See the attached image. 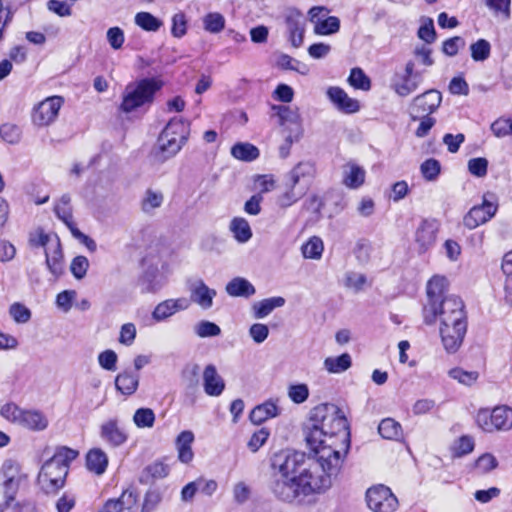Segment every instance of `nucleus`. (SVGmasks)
<instances>
[{"label":"nucleus","mask_w":512,"mask_h":512,"mask_svg":"<svg viewBox=\"0 0 512 512\" xmlns=\"http://www.w3.org/2000/svg\"><path fill=\"white\" fill-rule=\"evenodd\" d=\"M314 456L293 450H280L270 458L268 487L284 502L328 490L339 475L346 456L331 449H311Z\"/></svg>","instance_id":"1"},{"label":"nucleus","mask_w":512,"mask_h":512,"mask_svg":"<svg viewBox=\"0 0 512 512\" xmlns=\"http://www.w3.org/2000/svg\"><path fill=\"white\" fill-rule=\"evenodd\" d=\"M305 440L310 449H331L346 456L350 448V431L343 411L331 403L316 406L305 427Z\"/></svg>","instance_id":"2"},{"label":"nucleus","mask_w":512,"mask_h":512,"mask_svg":"<svg viewBox=\"0 0 512 512\" xmlns=\"http://www.w3.org/2000/svg\"><path fill=\"white\" fill-rule=\"evenodd\" d=\"M438 316L443 346L448 353H455L467 331V316L462 299L455 295L445 296L438 303Z\"/></svg>","instance_id":"3"},{"label":"nucleus","mask_w":512,"mask_h":512,"mask_svg":"<svg viewBox=\"0 0 512 512\" xmlns=\"http://www.w3.org/2000/svg\"><path fill=\"white\" fill-rule=\"evenodd\" d=\"M78 456L79 452L75 449L66 446L56 448L38 474V483L46 494H56L64 487L70 464Z\"/></svg>","instance_id":"4"},{"label":"nucleus","mask_w":512,"mask_h":512,"mask_svg":"<svg viewBox=\"0 0 512 512\" xmlns=\"http://www.w3.org/2000/svg\"><path fill=\"white\" fill-rule=\"evenodd\" d=\"M163 87V81L156 77L143 78L126 85L122 93L120 111L131 113L140 108L150 107L155 95Z\"/></svg>","instance_id":"5"},{"label":"nucleus","mask_w":512,"mask_h":512,"mask_svg":"<svg viewBox=\"0 0 512 512\" xmlns=\"http://www.w3.org/2000/svg\"><path fill=\"white\" fill-rule=\"evenodd\" d=\"M24 476L19 465L13 460H6L0 469V512H4L15 500Z\"/></svg>","instance_id":"6"},{"label":"nucleus","mask_w":512,"mask_h":512,"mask_svg":"<svg viewBox=\"0 0 512 512\" xmlns=\"http://www.w3.org/2000/svg\"><path fill=\"white\" fill-rule=\"evenodd\" d=\"M179 133L177 130H162L157 139L155 148L149 155L152 165H160L167 159L176 155L188 137V133Z\"/></svg>","instance_id":"7"},{"label":"nucleus","mask_w":512,"mask_h":512,"mask_svg":"<svg viewBox=\"0 0 512 512\" xmlns=\"http://www.w3.org/2000/svg\"><path fill=\"white\" fill-rule=\"evenodd\" d=\"M442 95L437 90H429L417 96L410 107L412 120L418 121V128H432L436 121L431 114L438 109Z\"/></svg>","instance_id":"8"},{"label":"nucleus","mask_w":512,"mask_h":512,"mask_svg":"<svg viewBox=\"0 0 512 512\" xmlns=\"http://www.w3.org/2000/svg\"><path fill=\"white\" fill-rule=\"evenodd\" d=\"M476 422L486 432L509 430L512 428V409L507 406L495 407L492 411L480 410Z\"/></svg>","instance_id":"9"},{"label":"nucleus","mask_w":512,"mask_h":512,"mask_svg":"<svg viewBox=\"0 0 512 512\" xmlns=\"http://www.w3.org/2000/svg\"><path fill=\"white\" fill-rule=\"evenodd\" d=\"M447 288V279L443 276H434L427 283L428 303L423 308V317L426 324H433L437 319L438 303L444 298Z\"/></svg>","instance_id":"10"},{"label":"nucleus","mask_w":512,"mask_h":512,"mask_svg":"<svg viewBox=\"0 0 512 512\" xmlns=\"http://www.w3.org/2000/svg\"><path fill=\"white\" fill-rule=\"evenodd\" d=\"M366 501L373 512H394L398 507L396 496L384 485L369 488L366 492Z\"/></svg>","instance_id":"11"},{"label":"nucleus","mask_w":512,"mask_h":512,"mask_svg":"<svg viewBox=\"0 0 512 512\" xmlns=\"http://www.w3.org/2000/svg\"><path fill=\"white\" fill-rule=\"evenodd\" d=\"M64 103L61 96L47 97L33 108L32 121L39 127L50 126L58 117Z\"/></svg>","instance_id":"12"},{"label":"nucleus","mask_w":512,"mask_h":512,"mask_svg":"<svg viewBox=\"0 0 512 512\" xmlns=\"http://www.w3.org/2000/svg\"><path fill=\"white\" fill-rule=\"evenodd\" d=\"M498 206L494 202L483 199L481 205L472 207L463 218V224L466 228L472 230L479 225L488 222L497 212Z\"/></svg>","instance_id":"13"},{"label":"nucleus","mask_w":512,"mask_h":512,"mask_svg":"<svg viewBox=\"0 0 512 512\" xmlns=\"http://www.w3.org/2000/svg\"><path fill=\"white\" fill-rule=\"evenodd\" d=\"M316 173V166L313 162L301 161L287 173L286 181L308 191Z\"/></svg>","instance_id":"14"},{"label":"nucleus","mask_w":512,"mask_h":512,"mask_svg":"<svg viewBox=\"0 0 512 512\" xmlns=\"http://www.w3.org/2000/svg\"><path fill=\"white\" fill-rule=\"evenodd\" d=\"M417 78L418 76L414 74V63L409 61L403 72L395 73L392 87L399 96H408L418 88Z\"/></svg>","instance_id":"15"},{"label":"nucleus","mask_w":512,"mask_h":512,"mask_svg":"<svg viewBox=\"0 0 512 512\" xmlns=\"http://www.w3.org/2000/svg\"><path fill=\"white\" fill-rule=\"evenodd\" d=\"M439 223L435 219H424L415 231V242L418 251L424 253L429 250L436 242Z\"/></svg>","instance_id":"16"},{"label":"nucleus","mask_w":512,"mask_h":512,"mask_svg":"<svg viewBox=\"0 0 512 512\" xmlns=\"http://www.w3.org/2000/svg\"><path fill=\"white\" fill-rule=\"evenodd\" d=\"M189 307L190 300L185 297L166 299L156 305L152 311V318L156 322H162Z\"/></svg>","instance_id":"17"},{"label":"nucleus","mask_w":512,"mask_h":512,"mask_svg":"<svg viewBox=\"0 0 512 512\" xmlns=\"http://www.w3.org/2000/svg\"><path fill=\"white\" fill-rule=\"evenodd\" d=\"M100 437L108 445L119 447L127 441L128 434L118 419L111 418L101 424Z\"/></svg>","instance_id":"18"},{"label":"nucleus","mask_w":512,"mask_h":512,"mask_svg":"<svg viewBox=\"0 0 512 512\" xmlns=\"http://www.w3.org/2000/svg\"><path fill=\"white\" fill-rule=\"evenodd\" d=\"M190 302L196 303L202 309H209L213 305V299L217 292L209 288L202 279L195 280L189 284Z\"/></svg>","instance_id":"19"},{"label":"nucleus","mask_w":512,"mask_h":512,"mask_svg":"<svg viewBox=\"0 0 512 512\" xmlns=\"http://www.w3.org/2000/svg\"><path fill=\"white\" fill-rule=\"evenodd\" d=\"M326 95L333 105L344 113H355L360 109L359 101L351 98L344 89L338 86L329 87Z\"/></svg>","instance_id":"20"},{"label":"nucleus","mask_w":512,"mask_h":512,"mask_svg":"<svg viewBox=\"0 0 512 512\" xmlns=\"http://www.w3.org/2000/svg\"><path fill=\"white\" fill-rule=\"evenodd\" d=\"M44 253L45 263L51 274L54 276L61 275L63 272V252L57 235H54L51 245L46 248Z\"/></svg>","instance_id":"21"},{"label":"nucleus","mask_w":512,"mask_h":512,"mask_svg":"<svg viewBox=\"0 0 512 512\" xmlns=\"http://www.w3.org/2000/svg\"><path fill=\"white\" fill-rule=\"evenodd\" d=\"M203 388L207 395L217 397L225 389V382L214 365L209 364L203 371Z\"/></svg>","instance_id":"22"},{"label":"nucleus","mask_w":512,"mask_h":512,"mask_svg":"<svg viewBox=\"0 0 512 512\" xmlns=\"http://www.w3.org/2000/svg\"><path fill=\"white\" fill-rule=\"evenodd\" d=\"M365 170L355 162H347L342 166V184L349 189H358L365 182Z\"/></svg>","instance_id":"23"},{"label":"nucleus","mask_w":512,"mask_h":512,"mask_svg":"<svg viewBox=\"0 0 512 512\" xmlns=\"http://www.w3.org/2000/svg\"><path fill=\"white\" fill-rule=\"evenodd\" d=\"M289 38L293 47L302 45L305 32V19L299 12H292L286 18Z\"/></svg>","instance_id":"24"},{"label":"nucleus","mask_w":512,"mask_h":512,"mask_svg":"<svg viewBox=\"0 0 512 512\" xmlns=\"http://www.w3.org/2000/svg\"><path fill=\"white\" fill-rule=\"evenodd\" d=\"M194 434L190 430L182 431L176 438L175 445L178 452V459L182 463H190L193 460L194 453L192 451V443Z\"/></svg>","instance_id":"25"},{"label":"nucleus","mask_w":512,"mask_h":512,"mask_svg":"<svg viewBox=\"0 0 512 512\" xmlns=\"http://www.w3.org/2000/svg\"><path fill=\"white\" fill-rule=\"evenodd\" d=\"M279 415V407L273 400L265 401L257 405L250 412V420L252 423L260 425L268 419L274 418Z\"/></svg>","instance_id":"26"},{"label":"nucleus","mask_w":512,"mask_h":512,"mask_svg":"<svg viewBox=\"0 0 512 512\" xmlns=\"http://www.w3.org/2000/svg\"><path fill=\"white\" fill-rule=\"evenodd\" d=\"M19 425L33 431H42L47 428L48 419L38 410H23Z\"/></svg>","instance_id":"27"},{"label":"nucleus","mask_w":512,"mask_h":512,"mask_svg":"<svg viewBox=\"0 0 512 512\" xmlns=\"http://www.w3.org/2000/svg\"><path fill=\"white\" fill-rule=\"evenodd\" d=\"M139 385V375L132 371H123L115 378V387L123 395L134 394Z\"/></svg>","instance_id":"28"},{"label":"nucleus","mask_w":512,"mask_h":512,"mask_svg":"<svg viewBox=\"0 0 512 512\" xmlns=\"http://www.w3.org/2000/svg\"><path fill=\"white\" fill-rule=\"evenodd\" d=\"M136 497L132 492H123L116 500H108L99 512H132Z\"/></svg>","instance_id":"29"},{"label":"nucleus","mask_w":512,"mask_h":512,"mask_svg":"<svg viewBox=\"0 0 512 512\" xmlns=\"http://www.w3.org/2000/svg\"><path fill=\"white\" fill-rule=\"evenodd\" d=\"M108 466L107 454L100 448L89 450L86 455V467L96 475H102Z\"/></svg>","instance_id":"30"},{"label":"nucleus","mask_w":512,"mask_h":512,"mask_svg":"<svg viewBox=\"0 0 512 512\" xmlns=\"http://www.w3.org/2000/svg\"><path fill=\"white\" fill-rule=\"evenodd\" d=\"M285 299L281 296L266 298L255 302L252 306L254 318L263 319L268 316L274 309L283 307Z\"/></svg>","instance_id":"31"},{"label":"nucleus","mask_w":512,"mask_h":512,"mask_svg":"<svg viewBox=\"0 0 512 512\" xmlns=\"http://www.w3.org/2000/svg\"><path fill=\"white\" fill-rule=\"evenodd\" d=\"M169 473V467L161 461H155L146 466L141 475L140 482L150 484L156 480L165 478Z\"/></svg>","instance_id":"32"},{"label":"nucleus","mask_w":512,"mask_h":512,"mask_svg":"<svg viewBox=\"0 0 512 512\" xmlns=\"http://www.w3.org/2000/svg\"><path fill=\"white\" fill-rule=\"evenodd\" d=\"M226 292L232 297L248 298L254 295L256 290L248 280L241 277H236L228 282L226 285Z\"/></svg>","instance_id":"33"},{"label":"nucleus","mask_w":512,"mask_h":512,"mask_svg":"<svg viewBox=\"0 0 512 512\" xmlns=\"http://www.w3.org/2000/svg\"><path fill=\"white\" fill-rule=\"evenodd\" d=\"M164 194L159 190L147 189L141 199V210L145 214H153L154 211L162 206Z\"/></svg>","instance_id":"34"},{"label":"nucleus","mask_w":512,"mask_h":512,"mask_svg":"<svg viewBox=\"0 0 512 512\" xmlns=\"http://www.w3.org/2000/svg\"><path fill=\"white\" fill-rule=\"evenodd\" d=\"M229 228L239 243H246L252 238L251 227L248 221L242 217L233 218Z\"/></svg>","instance_id":"35"},{"label":"nucleus","mask_w":512,"mask_h":512,"mask_svg":"<svg viewBox=\"0 0 512 512\" xmlns=\"http://www.w3.org/2000/svg\"><path fill=\"white\" fill-rule=\"evenodd\" d=\"M231 154L238 160L251 162L259 157V150L250 143H237L231 148Z\"/></svg>","instance_id":"36"},{"label":"nucleus","mask_w":512,"mask_h":512,"mask_svg":"<svg viewBox=\"0 0 512 512\" xmlns=\"http://www.w3.org/2000/svg\"><path fill=\"white\" fill-rule=\"evenodd\" d=\"M301 130H281V143L279 144V155L281 158H287L290 154V148L302 138Z\"/></svg>","instance_id":"37"},{"label":"nucleus","mask_w":512,"mask_h":512,"mask_svg":"<svg viewBox=\"0 0 512 512\" xmlns=\"http://www.w3.org/2000/svg\"><path fill=\"white\" fill-rule=\"evenodd\" d=\"M287 190L279 196L278 204L282 208H287L292 206L298 200H300L307 191L304 188H300L298 186H293V184L286 181Z\"/></svg>","instance_id":"38"},{"label":"nucleus","mask_w":512,"mask_h":512,"mask_svg":"<svg viewBox=\"0 0 512 512\" xmlns=\"http://www.w3.org/2000/svg\"><path fill=\"white\" fill-rule=\"evenodd\" d=\"M352 361L348 353L338 357H327L324 360V367L329 373H341L351 367Z\"/></svg>","instance_id":"39"},{"label":"nucleus","mask_w":512,"mask_h":512,"mask_svg":"<svg viewBox=\"0 0 512 512\" xmlns=\"http://www.w3.org/2000/svg\"><path fill=\"white\" fill-rule=\"evenodd\" d=\"M135 24L147 32L158 31L163 22L149 12H138L134 17Z\"/></svg>","instance_id":"40"},{"label":"nucleus","mask_w":512,"mask_h":512,"mask_svg":"<svg viewBox=\"0 0 512 512\" xmlns=\"http://www.w3.org/2000/svg\"><path fill=\"white\" fill-rule=\"evenodd\" d=\"M378 432L385 439L398 440L402 435V427L394 419L386 418L378 425Z\"/></svg>","instance_id":"41"},{"label":"nucleus","mask_w":512,"mask_h":512,"mask_svg":"<svg viewBox=\"0 0 512 512\" xmlns=\"http://www.w3.org/2000/svg\"><path fill=\"white\" fill-rule=\"evenodd\" d=\"M347 81L350 86L358 90L369 91L371 88L370 78L358 67L351 69Z\"/></svg>","instance_id":"42"},{"label":"nucleus","mask_w":512,"mask_h":512,"mask_svg":"<svg viewBox=\"0 0 512 512\" xmlns=\"http://www.w3.org/2000/svg\"><path fill=\"white\" fill-rule=\"evenodd\" d=\"M340 29V20L335 16H327L314 25V33L317 35H331Z\"/></svg>","instance_id":"43"},{"label":"nucleus","mask_w":512,"mask_h":512,"mask_svg":"<svg viewBox=\"0 0 512 512\" xmlns=\"http://www.w3.org/2000/svg\"><path fill=\"white\" fill-rule=\"evenodd\" d=\"M203 26L209 33H220L225 28V18L218 12H210L204 16Z\"/></svg>","instance_id":"44"},{"label":"nucleus","mask_w":512,"mask_h":512,"mask_svg":"<svg viewBox=\"0 0 512 512\" xmlns=\"http://www.w3.org/2000/svg\"><path fill=\"white\" fill-rule=\"evenodd\" d=\"M502 271L506 275V300L512 305V250L507 252L503 257Z\"/></svg>","instance_id":"45"},{"label":"nucleus","mask_w":512,"mask_h":512,"mask_svg":"<svg viewBox=\"0 0 512 512\" xmlns=\"http://www.w3.org/2000/svg\"><path fill=\"white\" fill-rule=\"evenodd\" d=\"M323 249L322 240L319 237H312L302 246V254L308 259H319Z\"/></svg>","instance_id":"46"},{"label":"nucleus","mask_w":512,"mask_h":512,"mask_svg":"<svg viewBox=\"0 0 512 512\" xmlns=\"http://www.w3.org/2000/svg\"><path fill=\"white\" fill-rule=\"evenodd\" d=\"M133 422L138 428H151L155 422V414L150 408H139L134 413Z\"/></svg>","instance_id":"47"},{"label":"nucleus","mask_w":512,"mask_h":512,"mask_svg":"<svg viewBox=\"0 0 512 512\" xmlns=\"http://www.w3.org/2000/svg\"><path fill=\"white\" fill-rule=\"evenodd\" d=\"M420 172L425 180L435 181L441 172L440 162L434 158L427 159L421 164Z\"/></svg>","instance_id":"48"},{"label":"nucleus","mask_w":512,"mask_h":512,"mask_svg":"<svg viewBox=\"0 0 512 512\" xmlns=\"http://www.w3.org/2000/svg\"><path fill=\"white\" fill-rule=\"evenodd\" d=\"M448 374L451 378L457 380L460 384L467 386L474 384L479 377V373L477 371H466L462 368H453L449 370Z\"/></svg>","instance_id":"49"},{"label":"nucleus","mask_w":512,"mask_h":512,"mask_svg":"<svg viewBox=\"0 0 512 512\" xmlns=\"http://www.w3.org/2000/svg\"><path fill=\"white\" fill-rule=\"evenodd\" d=\"M487 8L495 15L505 20L510 17L511 0H483Z\"/></svg>","instance_id":"50"},{"label":"nucleus","mask_w":512,"mask_h":512,"mask_svg":"<svg viewBox=\"0 0 512 512\" xmlns=\"http://www.w3.org/2000/svg\"><path fill=\"white\" fill-rule=\"evenodd\" d=\"M471 57L474 61H484L490 56L491 45L485 39H479L470 46Z\"/></svg>","instance_id":"51"},{"label":"nucleus","mask_w":512,"mask_h":512,"mask_svg":"<svg viewBox=\"0 0 512 512\" xmlns=\"http://www.w3.org/2000/svg\"><path fill=\"white\" fill-rule=\"evenodd\" d=\"M194 331L200 338L215 337L221 333L220 327L208 320L198 322L194 327Z\"/></svg>","instance_id":"52"},{"label":"nucleus","mask_w":512,"mask_h":512,"mask_svg":"<svg viewBox=\"0 0 512 512\" xmlns=\"http://www.w3.org/2000/svg\"><path fill=\"white\" fill-rule=\"evenodd\" d=\"M367 278L362 273L349 271L345 274L344 285L348 289H352L354 292H360L363 290Z\"/></svg>","instance_id":"53"},{"label":"nucleus","mask_w":512,"mask_h":512,"mask_svg":"<svg viewBox=\"0 0 512 512\" xmlns=\"http://www.w3.org/2000/svg\"><path fill=\"white\" fill-rule=\"evenodd\" d=\"M54 236L46 234L43 230L39 229L29 234V245L33 248L43 247L44 251L51 245Z\"/></svg>","instance_id":"54"},{"label":"nucleus","mask_w":512,"mask_h":512,"mask_svg":"<svg viewBox=\"0 0 512 512\" xmlns=\"http://www.w3.org/2000/svg\"><path fill=\"white\" fill-rule=\"evenodd\" d=\"M89 268V261L87 257L79 255L76 256L70 265V270L73 276L80 280L83 279L87 273V270Z\"/></svg>","instance_id":"55"},{"label":"nucleus","mask_w":512,"mask_h":512,"mask_svg":"<svg viewBox=\"0 0 512 512\" xmlns=\"http://www.w3.org/2000/svg\"><path fill=\"white\" fill-rule=\"evenodd\" d=\"M289 398L296 404L305 402L309 396V389L306 384L291 385L288 388Z\"/></svg>","instance_id":"56"},{"label":"nucleus","mask_w":512,"mask_h":512,"mask_svg":"<svg viewBox=\"0 0 512 512\" xmlns=\"http://www.w3.org/2000/svg\"><path fill=\"white\" fill-rule=\"evenodd\" d=\"M118 356L115 351L107 349L98 355L99 365L107 371H115Z\"/></svg>","instance_id":"57"},{"label":"nucleus","mask_w":512,"mask_h":512,"mask_svg":"<svg viewBox=\"0 0 512 512\" xmlns=\"http://www.w3.org/2000/svg\"><path fill=\"white\" fill-rule=\"evenodd\" d=\"M106 38L109 43V45L114 50H119L122 48L124 41H125V35L121 28L119 27H111L107 30Z\"/></svg>","instance_id":"58"},{"label":"nucleus","mask_w":512,"mask_h":512,"mask_svg":"<svg viewBox=\"0 0 512 512\" xmlns=\"http://www.w3.org/2000/svg\"><path fill=\"white\" fill-rule=\"evenodd\" d=\"M488 161L486 158H472L468 161V171L476 177H484L487 174Z\"/></svg>","instance_id":"59"},{"label":"nucleus","mask_w":512,"mask_h":512,"mask_svg":"<svg viewBox=\"0 0 512 512\" xmlns=\"http://www.w3.org/2000/svg\"><path fill=\"white\" fill-rule=\"evenodd\" d=\"M474 449V440L470 436L460 437L454 444L453 451L456 456L469 454Z\"/></svg>","instance_id":"60"},{"label":"nucleus","mask_w":512,"mask_h":512,"mask_svg":"<svg viewBox=\"0 0 512 512\" xmlns=\"http://www.w3.org/2000/svg\"><path fill=\"white\" fill-rule=\"evenodd\" d=\"M9 313L17 323H26L31 318L30 310L20 303L12 304Z\"/></svg>","instance_id":"61"},{"label":"nucleus","mask_w":512,"mask_h":512,"mask_svg":"<svg viewBox=\"0 0 512 512\" xmlns=\"http://www.w3.org/2000/svg\"><path fill=\"white\" fill-rule=\"evenodd\" d=\"M187 21L183 13H176L172 17L171 34L176 38H181L186 34Z\"/></svg>","instance_id":"62"},{"label":"nucleus","mask_w":512,"mask_h":512,"mask_svg":"<svg viewBox=\"0 0 512 512\" xmlns=\"http://www.w3.org/2000/svg\"><path fill=\"white\" fill-rule=\"evenodd\" d=\"M372 252L371 244L366 240H361L356 244L355 256L361 265L369 262Z\"/></svg>","instance_id":"63"},{"label":"nucleus","mask_w":512,"mask_h":512,"mask_svg":"<svg viewBox=\"0 0 512 512\" xmlns=\"http://www.w3.org/2000/svg\"><path fill=\"white\" fill-rule=\"evenodd\" d=\"M161 500L162 497L158 491H148L145 494L141 512H154Z\"/></svg>","instance_id":"64"}]
</instances>
